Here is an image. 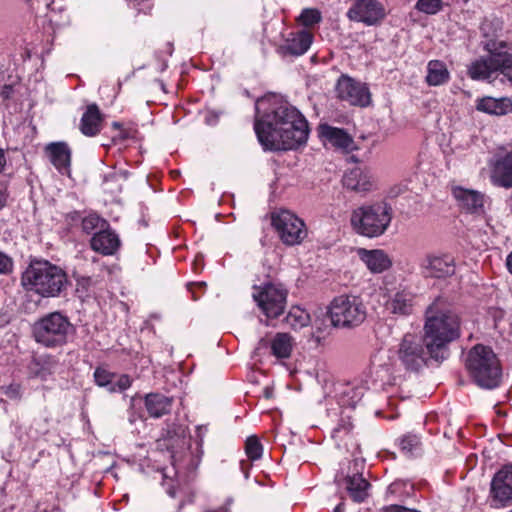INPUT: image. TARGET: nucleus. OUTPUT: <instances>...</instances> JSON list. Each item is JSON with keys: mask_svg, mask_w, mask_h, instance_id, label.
<instances>
[{"mask_svg": "<svg viewBox=\"0 0 512 512\" xmlns=\"http://www.w3.org/2000/svg\"><path fill=\"white\" fill-rule=\"evenodd\" d=\"M254 130L264 150H292L306 143L308 123L282 97L268 94L256 101Z\"/></svg>", "mask_w": 512, "mask_h": 512, "instance_id": "1", "label": "nucleus"}, {"mask_svg": "<svg viewBox=\"0 0 512 512\" xmlns=\"http://www.w3.org/2000/svg\"><path fill=\"white\" fill-rule=\"evenodd\" d=\"M460 336V321L456 314L438 310L431 305L426 310L423 342L435 360L446 358L447 345Z\"/></svg>", "mask_w": 512, "mask_h": 512, "instance_id": "2", "label": "nucleus"}, {"mask_svg": "<svg viewBox=\"0 0 512 512\" xmlns=\"http://www.w3.org/2000/svg\"><path fill=\"white\" fill-rule=\"evenodd\" d=\"M22 285L42 297L58 296L67 284L66 273L48 261H32L24 271Z\"/></svg>", "mask_w": 512, "mask_h": 512, "instance_id": "3", "label": "nucleus"}, {"mask_svg": "<svg viewBox=\"0 0 512 512\" xmlns=\"http://www.w3.org/2000/svg\"><path fill=\"white\" fill-rule=\"evenodd\" d=\"M392 217L391 206L381 201L354 209L351 213L350 224L358 235L377 238L387 231Z\"/></svg>", "mask_w": 512, "mask_h": 512, "instance_id": "4", "label": "nucleus"}, {"mask_svg": "<svg viewBox=\"0 0 512 512\" xmlns=\"http://www.w3.org/2000/svg\"><path fill=\"white\" fill-rule=\"evenodd\" d=\"M465 365L478 386L493 389L499 385L501 368L496 354L490 347L475 345L469 351Z\"/></svg>", "mask_w": 512, "mask_h": 512, "instance_id": "5", "label": "nucleus"}, {"mask_svg": "<svg viewBox=\"0 0 512 512\" xmlns=\"http://www.w3.org/2000/svg\"><path fill=\"white\" fill-rule=\"evenodd\" d=\"M328 317L337 328H354L364 322L366 307L359 296L339 295L328 306Z\"/></svg>", "mask_w": 512, "mask_h": 512, "instance_id": "6", "label": "nucleus"}, {"mask_svg": "<svg viewBox=\"0 0 512 512\" xmlns=\"http://www.w3.org/2000/svg\"><path fill=\"white\" fill-rule=\"evenodd\" d=\"M71 331V322L60 312L49 313L33 325L35 341L48 348L66 344Z\"/></svg>", "mask_w": 512, "mask_h": 512, "instance_id": "7", "label": "nucleus"}, {"mask_svg": "<svg viewBox=\"0 0 512 512\" xmlns=\"http://www.w3.org/2000/svg\"><path fill=\"white\" fill-rule=\"evenodd\" d=\"M271 224L281 241L288 246L301 244L308 235L304 221L290 210L274 211L271 214Z\"/></svg>", "mask_w": 512, "mask_h": 512, "instance_id": "8", "label": "nucleus"}, {"mask_svg": "<svg viewBox=\"0 0 512 512\" xmlns=\"http://www.w3.org/2000/svg\"><path fill=\"white\" fill-rule=\"evenodd\" d=\"M252 297L267 318H277L285 310L287 291L280 284L266 283L255 286Z\"/></svg>", "mask_w": 512, "mask_h": 512, "instance_id": "9", "label": "nucleus"}, {"mask_svg": "<svg viewBox=\"0 0 512 512\" xmlns=\"http://www.w3.org/2000/svg\"><path fill=\"white\" fill-rule=\"evenodd\" d=\"M397 359L406 370L418 371L425 363L422 338L414 333H406L398 345Z\"/></svg>", "mask_w": 512, "mask_h": 512, "instance_id": "10", "label": "nucleus"}, {"mask_svg": "<svg viewBox=\"0 0 512 512\" xmlns=\"http://www.w3.org/2000/svg\"><path fill=\"white\" fill-rule=\"evenodd\" d=\"M506 47L503 41L488 40L484 43V49L488 52L485 57L474 60L468 67V75L473 80H484L498 71L500 49Z\"/></svg>", "mask_w": 512, "mask_h": 512, "instance_id": "11", "label": "nucleus"}, {"mask_svg": "<svg viewBox=\"0 0 512 512\" xmlns=\"http://www.w3.org/2000/svg\"><path fill=\"white\" fill-rule=\"evenodd\" d=\"M491 504L505 507L512 504V465H506L493 477L490 488Z\"/></svg>", "mask_w": 512, "mask_h": 512, "instance_id": "12", "label": "nucleus"}, {"mask_svg": "<svg viewBox=\"0 0 512 512\" xmlns=\"http://www.w3.org/2000/svg\"><path fill=\"white\" fill-rule=\"evenodd\" d=\"M338 97L351 105L366 107L371 102V95L366 84L351 77L341 76L336 86Z\"/></svg>", "mask_w": 512, "mask_h": 512, "instance_id": "13", "label": "nucleus"}, {"mask_svg": "<svg viewBox=\"0 0 512 512\" xmlns=\"http://www.w3.org/2000/svg\"><path fill=\"white\" fill-rule=\"evenodd\" d=\"M347 17L352 21L373 26L385 17V10L377 0H355L347 12Z\"/></svg>", "mask_w": 512, "mask_h": 512, "instance_id": "14", "label": "nucleus"}, {"mask_svg": "<svg viewBox=\"0 0 512 512\" xmlns=\"http://www.w3.org/2000/svg\"><path fill=\"white\" fill-rule=\"evenodd\" d=\"M490 167V181L494 186L512 188V147L497 154Z\"/></svg>", "mask_w": 512, "mask_h": 512, "instance_id": "15", "label": "nucleus"}, {"mask_svg": "<svg viewBox=\"0 0 512 512\" xmlns=\"http://www.w3.org/2000/svg\"><path fill=\"white\" fill-rule=\"evenodd\" d=\"M419 266L426 277L445 278L455 272L454 259L449 255L428 254L421 260Z\"/></svg>", "mask_w": 512, "mask_h": 512, "instance_id": "16", "label": "nucleus"}, {"mask_svg": "<svg viewBox=\"0 0 512 512\" xmlns=\"http://www.w3.org/2000/svg\"><path fill=\"white\" fill-rule=\"evenodd\" d=\"M451 193L457 204L467 213L484 214L485 195L483 193L456 185L452 186Z\"/></svg>", "mask_w": 512, "mask_h": 512, "instance_id": "17", "label": "nucleus"}, {"mask_svg": "<svg viewBox=\"0 0 512 512\" xmlns=\"http://www.w3.org/2000/svg\"><path fill=\"white\" fill-rule=\"evenodd\" d=\"M318 133L325 145L329 144L343 152H351L356 149L352 136L344 129L321 124L318 128Z\"/></svg>", "mask_w": 512, "mask_h": 512, "instance_id": "18", "label": "nucleus"}, {"mask_svg": "<svg viewBox=\"0 0 512 512\" xmlns=\"http://www.w3.org/2000/svg\"><path fill=\"white\" fill-rule=\"evenodd\" d=\"M356 254L372 274H381L393 265L392 258L383 249L357 248Z\"/></svg>", "mask_w": 512, "mask_h": 512, "instance_id": "19", "label": "nucleus"}, {"mask_svg": "<svg viewBox=\"0 0 512 512\" xmlns=\"http://www.w3.org/2000/svg\"><path fill=\"white\" fill-rule=\"evenodd\" d=\"M414 304V293L407 287H399L388 297L385 309L388 313L396 316H408L412 314Z\"/></svg>", "mask_w": 512, "mask_h": 512, "instance_id": "20", "label": "nucleus"}, {"mask_svg": "<svg viewBox=\"0 0 512 512\" xmlns=\"http://www.w3.org/2000/svg\"><path fill=\"white\" fill-rule=\"evenodd\" d=\"M293 338L288 333H277L270 342L261 339L256 347V353L264 348L270 347L271 354L278 359L289 358L293 348Z\"/></svg>", "mask_w": 512, "mask_h": 512, "instance_id": "21", "label": "nucleus"}, {"mask_svg": "<svg viewBox=\"0 0 512 512\" xmlns=\"http://www.w3.org/2000/svg\"><path fill=\"white\" fill-rule=\"evenodd\" d=\"M46 153L53 166L63 175H70L71 150L65 142L50 143Z\"/></svg>", "mask_w": 512, "mask_h": 512, "instance_id": "22", "label": "nucleus"}, {"mask_svg": "<svg viewBox=\"0 0 512 512\" xmlns=\"http://www.w3.org/2000/svg\"><path fill=\"white\" fill-rule=\"evenodd\" d=\"M118 235L110 229L95 232L90 240L91 248L105 256L115 254L120 247Z\"/></svg>", "mask_w": 512, "mask_h": 512, "instance_id": "23", "label": "nucleus"}, {"mask_svg": "<svg viewBox=\"0 0 512 512\" xmlns=\"http://www.w3.org/2000/svg\"><path fill=\"white\" fill-rule=\"evenodd\" d=\"M343 185L356 192H368L373 189L374 181L369 170L356 167L344 174Z\"/></svg>", "mask_w": 512, "mask_h": 512, "instance_id": "24", "label": "nucleus"}, {"mask_svg": "<svg viewBox=\"0 0 512 512\" xmlns=\"http://www.w3.org/2000/svg\"><path fill=\"white\" fill-rule=\"evenodd\" d=\"M334 391L335 399L341 407H355L364 396L365 387L361 384L337 383Z\"/></svg>", "mask_w": 512, "mask_h": 512, "instance_id": "25", "label": "nucleus"}, {"mask_svg": "<svg viewBox=\"0 0 512 512\" xmlns=\"http://www.w3.org/2000/svg\"><path fill=\"white\" fill-rule=\"evenodd\" d=\"M476 109L486 114L501 116L512 111V101L505 97L486 96L476 101Z\"/></svg>", "mask_w": 512, "mask_h": 512, "instance_id": "26", "label": "nucleus"}, {"mask_svg": "<svg viewBox=\"0 0 512 512\" xmlns=\"http://www.w3.org/2000/svg\"><path fill=\"white\" fill-rule=\"evenodd\" d=\"M312 41V34L306 30L291 33L286 39L283 49L286 53L299 56L304 54L310 48Z\"/></svg>", "mask_w": 512, "mask_h": 512, "instance_id": "27", "label": "nucleus"}, {"mask_svg": "<svg viewBox=\"0 0 512 512\" xmlns=\"http://www.w3.org/2000/svg\"><path fill=\"white\" fill-rule=\"evenodd\" d=\"M172 399L159 394L150 393L145 396V407L148 414L153 418H160L170 412Z\"/></svg>", "mask_w": 512, "mask_h": 512, "instance_id": "28", "label": "nucleus"}, {"mask_svg": "<svg viewBox=\"0 0 512 512\" xmlns=\"http://www.w3.org/2000/svg\"><path fill=\"white\" fill-rule=\"evenodd\" d=\"M101 121L102 117L97 105H89L81 118V132L89 137L95 136L100 132Z\"/></svg>", "mask_w": 512, "mask_h": 512, "instance_id": "29", "label": "nucleus"}, {"mask_svg": "<svg viewBox=\"0 0 512 512\" xmlns=\"http://www.w3.org/2000/svg\"><path fill=\"white\" fill-rule=\"evenodd\" d=\"M450 79V73L444 62L431 60L427 64L426 82L429 86L446 84Z\"/></svg>", "mask_w": 512, "mask_h": 512, "instance_id": "30", "label": "nucleus"}, {"mask_svg": "<svg viewBox=\"0 0 512 512\" xmlns=\"http://www.w3.org/2000/svg\"><path fill=\"white\" fill-rule=\"evenodd\" d=\"M347 491L355 502H363L368 497L370 484L362 474H353L346 478Z\"/></svg>", "mask_w": 512, "mask_h": 512, "instance_id": "31", "label": "nucleus"}, {"mask_svg": "<svg viewBox=\"0 0 512 512\" xmlns=\"http://www.w3.org/2000/svg\"><path fill=\"white\" fill-rule=\"evenodd\" d=\"M310 321L309 313L299 306L292 307L285 317L287 325L294 330L308 326Z\"/></svg>", "mask_w": 512, "mask_h": 512, "instance_id": "32", "label": "nucleus"}, {"mask_svg": "<svg viewBox=\"0 0 512 512\" xmlns=\"http://www.w3.org/2000/svg\"><path fill=\"white\" fill-rule=\"evenodd\" d=\"M351 429L352 424L349 421V416L342 418L341 422L333 428L331 436L335 440L338 447L342 446V442L346 438H350Z\"/></svg>", "mask_w": 512, "mask_h": 512, "instance_id": "33", "label": "nucleus"}, {"mask_svg": "<svg viewBox=\"0 0 512 512\" xmlns=\"http://www.w3.org/2000/svg\"><path fill=\"white\" fill-rule=\"evenodd\" d=\"M28 373L30 378H37L43 381L47 380L51 375L49 368L38 358H33L30 362L28 365Z\"/></svg>", "mask_w": 512, "mask_h": 512, "instance_id": "34", "label": "nucleus"}, {"mask_svg": "<svg viewBox=\"0 0 512 512\" xmlns=\"http://www.w3.org/2000/svg\"><path fill=\"white\" fill-rule=\"evenodd\" d=\"M107 226V222L96 214H89L82 219V229L90 234L95 230H103Z\"/></svg>", "mask_w": 512, "mask_h": 512, "instance_id": "35", "label": "nucleus"}, {"mask_svg": "<svg viewBox=\"0 0 512 512\" xmlns=\"http://www.w3.org/2000/svg\"><path fill=\"white\" fill-rule=\"evenodd\" d=\"M322 20L321 12L315 8L304 9L298 17V21L305 27H311Z\"/></svg>", "mask_w": 512, "mask_h": 512, "instance_id": "36", "label": "nucleus"}, {"mask_svg": "<svg viewBox=\"0 0 512 512\" xmlns=\"http://www.w3.org/2000/svg\"><path fill=\"white\" fill-rule=\"evenodd\" d=\"M245 450L248 458L254 461L262 457L263 446L256 436H250L246 440Z\"/></svg>", "mask_w": 512, "mask_h": 512, "instance_id": "37", "label": "nucleus"}, {"mask_svg": "<svg viewBox=\"0 0 512 512\" xmlns=\"http://www.w3.org/2000/svg\"><path fill=\"white\" fill-rule=\"evenodd\" d=\"M442 6V0H418L415 8L422 13L434 15L442 9Z\"/></svg>", "mask_w": 512, "mask_h": 512, "instance_id": "38", "label": "nucleus"}, {"mask_svg": "<svg viewBox=\"0 0 512 512\" xmlns=\"http://www.w3.org/2000/svg\"><path fill=\"white\" fill-rule=\"evenodd\" d=\"M500 49L498 60V71L512 82V55Z\"/></svg>", "mask_w": 512, "mask_h": 512, "instance_id": "39", "label": "nucleus"}, {"mask_svg": "<svg viewBox=\"0 0 512 512\" xmlns=\"http://www.w3.org/2000/svg\"><path fill=\"white\" fill-rule=\"evenodd\" d=\"M114 378L115 375L113 373L102 367H98L94 371L95 382L100 387H106L108 389L113 383Z\"/></svg>", "mask_w": 512, "mask_h": 512, "instance_id": "40", "label": "nucleus"}, {"mask_svg": "<svg viewBox=\"0 0 512 512\" xmlns=\"http://www.w3.org/2000/svg\"><path fill=\"white\" fill-rule=\"evenodd\" d=\"M132 385V379L126 375H120L117 380L113 379V383L108 388L110 393L123 392Z\"/></svg>", "mask_w": 512, "mask_h": 512, "instance_id": "41", "label": "nucleus"}, {"mask_svg": "<svg viewBox=\"0 0 512 512\" xmlns=\"http://www.w3.org/2000/svg\"><path fill=\"white\" fill-rule=\"evenodd\" d=\"M419 444V439L416 435H406L400 440V447L407 453H413Z\"/></svg>", "mask_w": 512, "mask_h": 512, "instance_id": "42", "label": "nucleus"}, {"mask_svg": "<svg viewBox=\"0 0 512 512\" xmlns=\"http://www.w3.org/2000/svg\"><path fill=\"white\" fill-rule=\"evenodd\" d=\"M3 393L12 400H20L22 397V388L20 384L12 383L2 387Z\"/></svg>", "mask_w": 512, "mask_h": 512, "instance_id": "43", "label": "nucleus"}, {"mask_svg": "<svg viewBox=\"0 0 512 512\" xmlns=\"http://www.w3.org/2000/svg\"><path fill=\"white\" fill-rule=\"evenodd\" d=\"M13 270L12 258L0 251V275H8Z\"/></svg>", "mask_w": 512, "mask_h": 512, "instance_id": "44", "label": "nucleus"}, {"mask_svg": "<svg viewBox=\"0 0 512 512\" xmlns=\"http://www.w3.org/2000/svg\"><path fill=\"white\" fill-rule=\"evenodd\" d=\"M130 6L137 9L140 12L146 13L150 10L151 5L149 0H126Z\"/></svg>", "mask_w": 512, "mask_h": 512, "instance_id": "45", "label": "nucleus"}, {"mask_svg": "<svg viewBox=\"0 0 512 512\" xmlns=\"http://www.w3.org/2000/svg\"><path fill=\"white\" fill-rule=\"evenodd\" d=\"M384 512H420L417 509H410L404 506L391 505L383 508Z\"/></svg>", "mask_w": 512, "mask_h": 512, "instance_id": "46", "label": "nucleus"}, {"mask_svg": "<svg viewBox=\"0 0 512 512\" xmlns=\"http://www.w3.org/2000/svg\"><path fill=\"white\" fill-rule=\"evenodd\" d=\"M219 115L214 111H207L205 114V122L208 125H215L218 121Z\"/></svg>", "mask_w": 512, "mask_h": 512, "instance_id": "47", "label": "nucleus"}, {"mask_svg": "<svg viewBox=\"0 0 512 512\" xmlns=\"http://www.w3.org/2000/svg\"><path fill=\"white\" fill-rule=\"evenodd\" d=\"M6 198H7V195H6L5 191L0 190V209L4 207V205L6 203Z\"/></svg>", "mask_w": 512, "mask_h": 512, "instance_id": "48", "label": "nucleus"}, {"mask_svg": "<svg viewBox=\"0 0 512 512\" xmlns=\"http://www.w3.org/2000/svg\"><path fill=\"white\" fill-rule=\"evenodd\" d=\"M506 266L508 271L512 274V252L506 258Z\"/></svg>", "mask_w": 512, "mask_h": 512, "instance_id": "49", "label": "nucleus"}, {"mask_svg": "<svg viewBox=\"0 0 512 512\" xmlns=\"http://www.w3.org/2000/svg\"><path fill=\"white\" fill-rule=\"evenodd\" d=\"M5 163H6V160H5L4 151L0 148V172L3 170Z\"/></svg>", "mask_w": 512, "mask_h": 512, "instance_id": "50", "label": "nucleus"}, {"mask_svg": "<svg viewBox=\"0 0 512 512\" xmlns=\"http://www.w3.org/2000/svg\"><path fill=\"white\" fill-rule=\"evenodd\" d=\"M345 510V507H344V504L343 503H340L338 504L335 509H334V512H344Z\"/></svg>", "mask_w": 512, "mask_h": 512, "instance_id": "51", "label": "nucleus"}, {"mask_svg": "<svg viewBox=\"0 0 512 512\" xmlns=\"http://www.w3.org/2000/svg\"><path fill=\"white\" fill-rule=\"evenodd\" d=\"M229 505L230 504H228V505H226L224 507H220V508H218L217 510H215L213 512H229Z\"/></svg>", "mask_w": 512, "mask_h": 512, "instance_id": "52", "label": "nucleus"}, {"mask_svg": "<svg viewBox=\"0 0 512 512\" xmlns=\"http://www.w3.org/2000/svg\"><path fill=\"white\" fill-rule=\"evenodd\" d=\"M396 483H393L391 484L389 487H388V492L390 493H394L395 492V487H396Z\"/></svg>", "mask_w": 512, "mask_h": 512, "instance_id": "53", "label": "nucleus"}, {"mask_svg": "<svg viewBox=\"0 0 512 512\" xmlns=\"http://www.w3.org/2000/svg\"><path fill=\"white\" fill-rule=\"evenodd\" d=\"M82 282H86V283H88V282H90V279H89V278H87V279H83V280H82Z\"/></svg>", "mask_w": 512, "mask_h": 512, "instance_id": "54", "label": "nucleus"}, {"mask_svg": "<svg viewBox=\"0 0 512 512\" xmlns=\"http://www.w3.org/2000/svg\"><path fill=\"white\" fill-rule=\"evenodd\" d=\"M134 401H135V397H132L131 398V403L133 404Z\"/></svg>", "mask_w": 512, "mask_h": 512, "instance_id": "55", "label": "nucleus"}]
</instances>
